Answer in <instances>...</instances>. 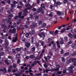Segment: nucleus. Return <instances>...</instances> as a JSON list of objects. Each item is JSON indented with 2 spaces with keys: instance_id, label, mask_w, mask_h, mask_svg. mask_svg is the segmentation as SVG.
<instances>
[{
  "instance_id": "nucleus-1",
  "label": "nucleus",
  "mask_w": 76,
  "mask_h": 76,
  "mask_svg": "<svg viewBox=\"0 0 76 76\" xmlns=\"http://www.w3.org/2000/svg\"><path fill=\"white\" fill-rule=\"evenodd\" d=\"M8 45H9V42L6 40L5 41V43L3 44V46L5 47V48H7Z\"/></svg>"
},
{
  "instance_id": "nucleus-2",
  "label": "nucleus",
  "mask_w": 76,
  "mask_h": 76,
  "mask_svg": "<svg viewBox=\"0 0 76 76\" xmlns=\"http://www.w3.org/2000/svg\"><path fill=\"white\" fill-rule=\"evenodd\" d=\"M44 58L46 61L47 62H48V60L47 59H48L49 60H50V59H51V57L48 55L47 56V57L45 56L44 57Z\"/></svg>"
},
{
  "instance_id": "nucleus-3",
  "label": "nucleus",
  "mask_w": 76,
  "mask_h": 76,
  "mask_svg": "<svg viewBox=\"0 0 76 76\" xmlns=\"http://www.w3.org/2000/svg\"><path fill=\"white\" fill-rule=\"evenodd\" d=\"M25 46H26V47L27 48H29L31 46V43L30 42H26V43Z\"/></svg>"
},
{
  "instance_id": "nucleus-4",
  "label": "nucleus",
  "mask_w": 76,
  "mask_h": 76,
  "mask_svg": "<svg viewBox=\"0 0 76 76\" xmlns=\"http://www.w3.org/2000/svg\"><path fill=\"white\" fill-rule=\"evenodd\" d=\"M74 66L73 65H71L70 66L67 68L68 70H73V69H74Z\"/></svg>"
},
{
  "instance_id": "nucleus-5",
  "label": "nucleus",
  "mask_w": 76,
  "mask_h": 76,
  "mask_svg": "<svg viewBox=\"0 0 76 76\" xmlns=\"http://www.w3.org/2000/svg\"><path fill=\"white\" fill-rule=\"evenodd\" d=\"M13 39L12 41L13 42H17V40H18L17 37H13Z\"/></svg>"
},
{
  "instance_id": "nucleus-6",
  "label": "nucleus",
  "mask_w": 76,
  "mask_h": 76,
  "mask_svg": "<svg viewBox=\"0 0 76 76\" xmlns=\"http://www.w3.org/2000/svg\"><path fill=\"white\" fill-rule=\"evenodd\" d=\"M68 36L69 38H71V39H72L73 37V35L70 33L68 34Z\"/></svg>"
},
{
  "instance_id": "nucleus-7",
  "label": "nucleus",
  "mask_w": 76,
  "mask_h": 76,
  "mask_svg": "<svg viewBox=\"0 0 76 76\" xmlns=\"http://www.w3.org/2000/svg\"><path fill=\"white\" fill-rule=\"evenodd\" d=\"M70 60H71V61L73 63L74 62H75V61H76V58H70Z\"/></svg>"
},
{
  "instance_id": "nucleus-8",
  "label": "nucleus",
  "mask_w": 76,
  "mask_h": 76,
  "mask_svg": "<svg viewBox=\"0 0 76 76\" xmlns=\"http://www.w3.org/2000/svg\"><path fill=\"white\" fill-rule=\"evenodd\" d=\"M42 7H40L39 8L37 9V10L36 11L38 13H40L42 10Z\"/></svg>"
},
{
  "instance_id": "nucleus-9",
  "label": "nucleus",
  "mask_w": 76,
  "mask_h": 76,
  "mask_svg": "<svg viewBox=\"0 0 76 76\" xmlns=\"http://www.w3.org/2000/svg\"><path fill=\"white\" fill-rule=\"evenodd\" d=\"M39 43H41V45H42L43 47L44 46V42L42 40H39Z\"/></svg>"
},
{
  "instance_id": "nucleus-10",
  "label": "nucleus",
  "mask_w": 76,
  "mask_h": 76,
  "mask_svg": "<svg viewBox=\"0 0 76 76\" xmlns=\"http://www.w3.org/2000/svg\"><path fill=\"white\" fill-rule=\"evenodd\" d=\"M8 19H12V18H13V14L10 15L8 16Z\"/></svg>"
},
{
  "instance_id": "nucleus-11",
  "label": "nucleus",
  "mask_w": 76,
  "mask_h": 76,
  "mask_svg": "<svg viewBox=\"0 0 76 76\" xmlns=\"http://www.w3.org/2000/svg\"><path fill=\"white\" fill-rule=\"evenodd\" d=\"M71 47L72 48H76V43L72 44L71 45Z\"/></svg>"
},
{
  "instance_id": "nucleus-12",
  "label": "nucleus",
  "mask_w": 76,
  "mask_h": 76,
  "mask_svg": "<svg viewBox=\"0 0 76 76\" xmlns=\"http://www.w3.org/2000/svg\"><path fill=\"white\" fill-rule=\"evenodd\" d=\"M2 28H7V26L6 24H2L1 25Z\"/></svg>"
},
{
  "instance_id": "nucleus-13",
  "label": "nucleus",
  "mask_w": 76,
  "mask_h": 76,
  "mask_svg": "<svg viewBox=\"0 0 76 76\" xmlns=\"http://www.w3.org/2000/svg\"><path fill=\"white\" fill-rule=\"evenodd\" d=\"M29 33L31 35H34L35 32L34 31L31 30Z\"/></svg>"
},
{
  "instance_id": "nucleus-14",
  "label": "nucleus",
  "mask_w": 76,
  "mask_h": 76,
  "mask_svg": "<svg viewBox=\"0 0 76 76\" xmlns=\"http://www.w3.org/2000/svg\"><path fill=\"white\" fill-rule=\"evenodd\" d=\"M69 55V52H66L64 54V57H66Z\"/></svg>"
},
{
  "instance_id": "nucleus-15",
  "label": "nucleus",
  "mask_w": 76,
  "mask_h": 76,
  "mask_svg": "<svg viewBox=\"0 0 76 76\" xmlns=\"http://www.w3.org/2000/svg\"><path fill=\"white\" fill-rule=\"evenodd\" d=\"M16 50L18 51H22V48H16Z\"/></svg>"
},
{
  "instance_id": "nucleus-16",
  "label": "nucleus",
  "mask_w": 76,
  "mask_h": 76,
  "mask_svg": "<svg viewBox=\"0 0 76 76\" xmlns=\"http://www.w3.org/2000/svg\"><path fill=\"white\" fill-rule=\"evenodd\" d=\"M66 63L68 64H69L71 63V61L70 59V58L69 59L67 60V61H66Z\"/></svg>"
},
{
  "instance_id": "nucleus-17",
  "label": "nucleus",
  "mask_w": 76,
  "mask_h": 76,
  "mask_svg": "<svg viewBox=\"0 0 76 76\" xmlns=\"http://www.w3.org/2000/svg\"><path fill=\"white\" fill-rule=\"evenodd\" d=\"M52 71H59V68H57L56 69L52 68Z\"/></svg>"
},
{
  "instance_id": "nucleus-18",
  "label": "nucleus",
  "mask_w": 76,
  "mask_h": 76,
  "mask_svg": "<svg viewBox=\"0 0 76 76\" xmlns=\"http://www.w3.org/2000/svg\"><path fill=\"white\" fill-rule=\"evenodd\" d=\"M25 6L26 7H29L31 6V4H29V3H27V4L25 5Z\"/></svg>"
},
{
  "instance_id": "nucleus-19",
  "label": "nucleus",
  "mask_w": 76,
  "mask_h": 76,
  "mask_svg": "<svg viewBox=\"0 0 76 76\" xmlns=\"http://www.w3.org/2000/svg\"><path fill=\"white\" fill-rule=\"evenodd\" d=\"M73 43V41L72 40L69 41L68 42H67V44L68 45H70V44H72Z\"/></svg>"
},
{
  "instance_id": "nucleus-20",
  "label": "nucleus",
  "mask_w": 76,
  "mask_h": 76,
  "mask_svg": "<svg viewBox=\"0 0 76 76\" xmlns=\"http://www.w3.org/2000/svg\"><path fill=\"white\" fill-rule=\"evenodd\" d=\"M29 35H31L30 34V33H26V38H28L29 37Z\"/></svg>"
},
{
  "instance_id": "nucleus-21",
  "label": "nucleus",
  "mask_w": 76,
  "mask_h": 76,
  "mask_svg": "<svg viewBox=\"0 0 76 76\" xmlns=\"http://www.w3.org/2000/svg\"><path fill=\"white\" fill-rule=\"evenodd\" d=\"M64 41L67 42L68 41V38L66 37H65L64 38Z\"/></svg>"
},
{
  "instance_id": "nucleus-22",
  "label": "nucleus",
  "mask_w": 76,
  "mask_h": 76,
  "mask_svg": "<svg viewBox=\"0 0 76 76\" xmlns=\"http://www.w3.org/2000/svg\"><path fill=\"white\" fill-rule=\"evenodd\" d=\"M16 57L17 58H20V54H17L16 55Z\"/></svg>"
},
{
  "instance_id": "nucleus-23",
  "label": "nucleus",
  "mask_w": 76,
  "mask_h": 76,
  "mask_svg": "<svg viewBox=\"0 0 76 76\" xmlns=\"http://www.w3.org/2000/svg\"><path fill=\"white\" fill-rule=\"evenodd\" d=\"M18 72V69L17 68L14 69L12 70L13 73H15V72Z\"/></svg>"
},
{
  "instance_id": "nucleus-24",
  "label": "nucleus",
  "mask_w": 76,
  "mask_h": 76,
  "mask_svg": "<svg viewBox=\"0 0 76 76\" xmlns=\"http://www.w3.org/2000/svg\"><path fill=\"white\" fill-rule=\"evenodd\" d=\"M70 73H73L74 72V70L73 69H70V70H68Z\"/></svg>"
},
{
  "instance_id": "nucleus-25",
  "label": "nucleus",
  "mask_w": 76,
  "mask_h": 76,
  "mask_svg": "<svg viewBox=\"0 0 76 76\" xmlns=\"http://www.w3.org/2000/svg\"><path fill=\"white\" fill-rule=\"evenodd\" d=\"M41 7H42V8H43V9H45V5H44V4L43 3L41 4Z\"/></svg>"
},
{
  "instance_id": "nucleus-26",
  "label": "nucleus",
  "mask_w": 76,
  "mask_h": 76,
  "mask_svg": "<svg viewBox=\"0 0 76 76\" xmlns=\"http://www.w3.org/2000/svg\"><path fill=\"white\" fill-rule=\"evenodd\" d=\"M12 30V31L13 34H16V29L15 28H13Z\"/></svg>"
},
{
  "instance_id": "nucleus-27",
  "label": "nucleus",
  "mask_w": 76,
  "mask_h": 76,
  "mask_svg": "<svg viewBox=\"0 0 76 76\" xmlns=\"http://www.w3.org/2000/svg\"><path fill=\"white\" fill-rule=\"evenodd\" d=\"M48 71H50V70L46 69V70L44 71L43 73H48Z\"/></svg>"
},
{
  "instance_id": "nucleus-28",
  "label": "nucleus",
  "mask_w": 76,
  "mask_h": 76,
  "mask_svg": "<svg viewBox=\"0 0 76 76\" xmlns=\"http://www.w3.org/2000/svg\"><path fill=\"white\" fill-rule=\"evenodd\" d=\"M8 28L9 29H10V28H14V26L12 25L11 26L10 25H9Z\"/></svg>"
},
{
  "instance_id": "nucleus-29",
  "label": "nucleus",
  "mask_w": 76,
  "mask_h": 76,
  "mask_svg": "<svg viewBox=\"0 0 76 76\" xmlns=\"http://www.w3.org/2000/svg\"><path fill=\"white\" fill-rule=\"evenodd\" d=\"M12 67L13 68H16V67H17V65L16 64H14L12 65Z\"/></svg>"
},
{
  "instance_id": "nucleus-30",
  "label": "nucleus",
  "mask_w": 76,
  "mask_h": 76,
  "mask_svg": "<svg viewBox=\"0 0 76 76\" xmlns=\"http://www.w3.org/2000/svg\"><path fill=\"white\" fill-rule=\"evenodd\" d=\"M5 63L6 64H9V62L7 60H5Z\"/></svg>"
},
{
  "instance_id": "nucleus-31",
  "label": "nucleus",
  "mask_w": 76,
  "mask_h": 76,
  "mask_svg": "<svg viewBox=\"0 0 76 76\" xmlns=\"http://www.w3.org/2000/svg\"><path fill=\"white\" fill-rule=\"evenodd\" d=\"M4 54V52H1L0 53V56H3Z\"/></svg>"
},
{
  "instance_id": "nucleus-32",
  "label": "nucleus",
  "mask_w": 76,
  "mask_h": 76,
  "mask_svg": "<svg viewBox=\"0 0 76 76\" xmlns=\"http://www.w3.org/2000/svg\"><path fill=\"white\" fill-rule=\"evenodd\" d=\"M6 29H7V28H4V29L3 30V32L4 33L6 32Z\"/></svg>"
},
{
  "instance_id": "nucleus-33",
  "label": "nucleus",
  "mask_w": 76,
  "mask_h": 76,
  "mask_svg": "<svg viewBox=\"0 0 76 76\" xmlns=\"http://www.w3.org/2000/svg\"><path fill=\"white\" fill-rule=\"evenodd\" d=\"M38 23L39 25H42V22L41 20H39L38 21Z\"/></svg>"
},
{
  "instance_id": "nucleus-34",
  "label": "nucleus",
  "mask_w": 76,
  "mask_h": 76,
  "mask_svg": "<svg viewBox=\"0 0 76 76\" xmlns=\"http://www.w3.org/2000/svg\"><path fill=\"white\" fill-rule=\"evenodd\" d=\"M31 51L33 52H35V47H33L32 48Z\"/></svg>"
},
{
  "instance_id": "nucleus-35",
  "label": "nucleus",
  "mask_w": 76,
  "mask_h": 76,
  "mask_svg": "<svg viewBox=\"0 0 76 76\" xmlns=\"http://www.w3.org/2000/svg\"><path fill=\"white\" fill-rule=\"evenodd\" d=\"M41 12L42 14H44V10L42 8V10L41 11Z\"/></svg>"
},
{
  "instance_id": "nucleus-36",
  "label": "nucleus",
  "mask_w": 76,
  "mask_h": 76,
  "mask_svg": "<svg viewBox=\"0 0 76 76\" xmlns=\"http://www.w3.org/2000/svg\"><path fill=\"white\" fill-rule=\"evenodd\" d=\"M61 60V61H62V62H64L65 61H66L65 58L64 57H62Z\"/></svg>"
},
{
  "instance_id": "nucleus-37",
  "label": "nucleus",
  "mask_w": 76,
  "mask_h": 76,
  "mask_svg": "<svg viewBox=\"0 0 76 76\" xmlns=\"http://www.w3.org/2000/svg\"><path fill=\"white\" fill-rule=\"evenodd\" d=\"M45 33L44 32H42L41 33V34H42V35L44 36V37H45Z\"/></svg>"
},
{
  "instance_id": "nucleus-38",
  "label": "nucleus",
  "mask_w": 76,
  "mask_h": 76,
  "mask_svg": "<svg viewBox=\"0 0 76 76\" xmlns=\"http://www.w3.org/2000/svg\"><path fill=\"white\" fill-rule=\"evenodd\" d=\"M48 64H44V66L45 67V68H47V67H48Z\"/></svg>"
},
{
  "instance_id": "nucleus-39",
  "label": "nucleus",
  "mask_w": 76,
  "mask_h": 76,
  "mask_svg": "<svg viewBox=\"0 0 76 76\" xmlns=\"http://www.w3.org/2000/svg\"><path fill=\"white\" fill-rule=\"evenodd\" d=\"M50 9H53L54 8V6L53 5H50Z\"/></svg>"
},
{
  "instance_id": "nucleus-40",
  "label": "nucleus",
  "mask_w": 76,
  "mask_h": 76,
  "mask_svg": "<svg viewBox=\"0 0 76 76\" xmlns=\"http://www.w3.org/2000/svg\"><path fill=\"white\" fill-rule=\"evenodd\" d=\"M12 53H16V50L13 48L12 49Z\"/></svg>"
},
{
  "instance_id": "nucleus-41",
  "label": "nucleus",
  "mask_w": 76,
  "mask_h": 76,
  "mask_svg": "<svg viewBox=\"0 0 76 76\" xmlns=\"http://www.w3.org/2000/svg\"><path fill=\"white\" fill-rule=\"evenodd\" d=\"M72 30H71V32L73 34H75V30H73V28H71Z\"/></svg>"
},
{
  "instance_id": "nucleus-42",
  "label": "nucleus",
  "mask_w": 76,
  "mask_h": 76,
  "mask_svg": "<svg viewBox=\"0 0 76 76\" xmlns=\"http://www.w3.org/2000/svg\"><path fill=\"white\" fill-rule=\"evenodd\" d=\"M46 25H47L46 23H43L42 26V28H44V27H45V26H46Z\"/></svg>"
},
{
  "instance_id": "nucleus-43",
  "label": "nucleus",
  "mask_w": 76,
  "mask_h": 76,
  "mask_svg": "<svg viewBox=\"0 0 76 76\" xmlns=\"http://www.w3.org/2000/svg\"><path fill=\"white\" fill-rule=\"evenodd\" d=\"M54 6H58L57 2H55L54 3Z\"/></svg>"
},
{
  "instance_id": "nucleus-44",
  "label": "nucleus",
  "mask_w": 76,
  "mask_h": 76,
  "mask_svg": "<svg viewBox=\"0 0 76 76\" xmlns=\"http://www.w3.org/2000/svg\"><path fill=\"white\" fill-rule=\"evenodd\" d=\"M37 24H38V23H37L36 22H34V23H33V25H34V26H37Z\"/></svg>"
},
{
  "instance_id": "nucleus-45",
  "label": "nucleus",
  "mask_w": 76,
  "mask_h": 76,
  "mask_svg": "<svg viewBox=\"0 0 76 76\" xmlns=\"http://www.w3.org/2000/svg\"><path fill=\"white\" fill-rule=\"evenodd\" d=\"M57 13L58 15H59V16L61 15V12L60 11L57 12Z\"/></svg>"
},
{
  "instance_id": "nucleus-46",
  "label": "nucleus",
  "mask_w": 76,
  "mask_h": 76,
  "mask_svg": "<svg viewBox=\"0 0 76 76\" xmlns=\"http://www.w3.org/2000/svg\"><path fill=\"white\" fill-rule=\"evenodd\" d=\"M9 33H11V34H13V31L12 30L10 29L9 31Z\"/></svg>"
},
{
  "instance_id": "nucleus-47",
  "label": "nucleus",
  "mask_w": 76,
  "mask_h": 76,
  "mask_svg": "<svg viewBox=\"0 0 76 76\" xmlns=\"http://www.w3.org/2000/svg\"><path fill=\"white\" fill-rule=\"evenodd\" d=\"M30 64H28L26 66L27 67H29V68L31 69H32V66H30Z\"/></svg>"
},
{
  "instance_id": "nucleus-48",
  "label": "nucleus",
  "mask_w": 76,
  "mask_h": 76,
  "mask_svg": "<svg viewBox=\"0 0 76 76\" xmlns=\"http://www.w3.org/2000/svg\"><path fill=\"white\" fill-rule=\"evenodd\" d=\"M61 54H64V50H63V49H62L61 50Z\"/></svg>"
},
{
  "instance_id": "nucleus-49",
  "label": "nucleus",
  "mask_w": 76,
  "mask_h": 76,
  "mask_svg": "<svg viewBox=\"0 0 76 76\" xmlns=\"http://www.w3.org/2000/svg\"><path fill=\"white\" fill-rule=\"evenodd\" d=\"M3 72L4 73H7V70L6 69H4L3 70Z\"/></svg>"
},
{
  "instance_id": "nucleus-50",
  "label": "nucleus",
  "mask_w": 76,
  "mask_h": 76,
  "mask_svg": "<svg viewBox=\"0 0 76 76\" xmlns=\"http://www.w3.org/2000/svg\"><path fill=\"white\" fill-rule=\"evenodd\" d=\"M13 68V67H12V66L11 65H10L9 66V69H10L11 70H12Z\"/></svg>"
},
{
  "instance_id": "nucleus-51",
  "label": "nucleus",
  "mask_w": 76,
  "mask_h": 76,
  "mask_svg": "<svg viewBox=\"0 0 76 76\" xmlns=\"http://www.w3.org/2000/svg\"><path fill=\"white\" fill-rule=\"evenodd\" d=\"M56 45L55 43H53V47L54 48H56Z\"/></svg>"
},
{
  "instance_id": "nucleus-52",
  "label": "nucleus",
  "mask_w": 76,
  "mask_h": 76,
  "mask_svg": "<svg viewBox=\"0 0 76 76\" xmlns=\"http://www.w3.org/2000/svg\"><path fill=\"white\" fill-rule=\"evenodd\" d=\"M13 3L14 4H18V1H13Z\"/></svg>"
},
{
  "instance_id": "nucleus-53",
  "label": "nucleus",
  "mask_w": 76,
  "mask_h": 76,
  "mask_svg": "<svg viewBox=\"0 0 76 76\" xmlns=\"http://www.w3.org/2000/svg\"><path fill=\"white\" fill-rule=\"evenodd\" d=\"M60 44L62 45V44H64V42L63 41H60Z\"/></svg>"
},
{
  "instance_id": "nucleus-54",
  "label": "nucleus",
  "mask_w": 76,
  "mask_h": 76,
  "mask_svg": "<svg viewBox=\"0 0 76 76\" xmlns=\"http://www.w3.org/2000/svg\"><path fill=\"white\" fill-rule=\"evenodd\" d=\"M38 35L40 37V38H42V35L41 34H38Z\"/></svg>"
},
{
  "instance_id": "nucleus-55",
  "label": "nucleus",
  "mask_w": 76,
  "mask_h": 76,
  "mask_svg": "<svg viewBox=\"0 0 76 76\" xmlns=\"http://www.w3.org/2000/svg\"><path fill=\"white\" fill-rule=\"evenodd\" d=\"M63 72H62V73H66V72H67V70L66 69H63Z\"/></svg>"
},
{
  "instance_id": "nucleus-56",
  "label": "nucleus",
  "mask_w": 76,
  "mask_h": 76,
  "mask_svg": "<svg viewBox=\"0 0 76 76\" xmlns=\"http://www.w3.org/2000/svg\"><path fill=\"white\" fill-rule=\"evenodd\" d=\"M21 62L20 60L19 59H18L17 60V63H20Z\"/></svg>"
},
{
  "instance_id": "nucleus-57",
  "label": "nucleus",
  "mask_w": 76,
  "mask_h": 76,
  "mask_svg": "<svg viewBox=\"0 0 76 76\" xmlns=\"http://www.w3.org/2000/svg\"><path fill=\"white\" fill-rule=\"evenodd\" d=\"M22 40L23 41V42H26V39L25 38H22Z\"/></svg>"
},
{
  "instance_id": "nucleus-58",
  "label": "nucleus",
  "mask_w": 76,
  "mask_h": 76,
  "mask_svg": "<svg viewBox=\"0 0 76 76\" xmlns=\"http://www.w3.org/2000/svg\"><path fill=\"white\" fill-rule=\"evenodd\" d=\"M31 43H32V44H33V43H34V37H32L31 38Z\"/></svg>"
},
{
  "instance_id": "nucleus-59",
  "label": "nucleus",
  "mask_w": 76,
  "mask_h": 76,
  "mask_svg": "<svg viewBox=\"0 0 76 76\" xmlns=\"http://www.w3.org/2000/svg\"><path fill=\"white\" fill-rule=\"evenodd\" d=\"M19 4L20 5H21L22 7V6H23V3H22V2H19Z\"/></svg>"
},
{
  "instance_id": "nucleus-60",
  "label": "nucleus",
  "mask_w": 76,
  "mask_h": 76,
  "mask_svg": "<svg viewBox=\"0 0 76 76\" xmlns=\"http://www.w3.org/2000/svg\"><path fill=\"white\" fill-rule=\"evenodd\" d=\"M17 7L18 9H22V7L19 6H17Z\"/></svg>"
},
{
  "instance_id": "nucleus-61",
  "label": "nucleus",
  "mask_w": 76,
  "mask_h": 76,
  "mask_svg": "<svg viewBox=\"0 0 76 76\" xmlns=\"http://www.w3.org/2000/svg\"><path fill=\"white\" fill-rule=\"evenodd\" d=\"M56 66L57 67V68L59 69V68H60V67H61V66H60L58 64Z\"/></svg>"
},
{
  "instance_id": "nucleus-62",
  "label": "nucleus",
  "mask_w": 76,
  "mask_h": 76,
  "mask_svg": "<svg viewBox=\"0 0 76 76\" xmlns=\"http://www.w3.org/2000/svg\"><path fill=\"white\" fill-rule=\"evenodd\" d=\"M36 1H37V4H39L40 3V1L39 0H37Z\"/></svg>"
},
{
  "instance_id": "nucleus-63",
  "label": "nucleus",
  "mask_w": 76,
  "mask_h": 76,
  "mask_svg": "<svg viewBox=\"0 0 76 76\" xmlns=\"http://www.w3.org/2000/svg\"><path fill=\"white\" fill-rule=\"evenodd\" d=\"M35 18L36 19H39V16H38V15H36L35 16Z\"/></svg>"
},
{
  "instance_id": "nucleus-64",
  "label": "nucleus",
  "mask_w": 76,
  "mask_h": 76,
  "mask_svg": "<svg viewBox=\"0 0 76 76\" xmlns=\"http://www.w3.org/2000/svg\"><path fill=\"white\" fill-rule=\"evenodd\" d=\"M49 55H50V56H53V53L51 52H49Z\"/></svg>"
}]
</instances>
